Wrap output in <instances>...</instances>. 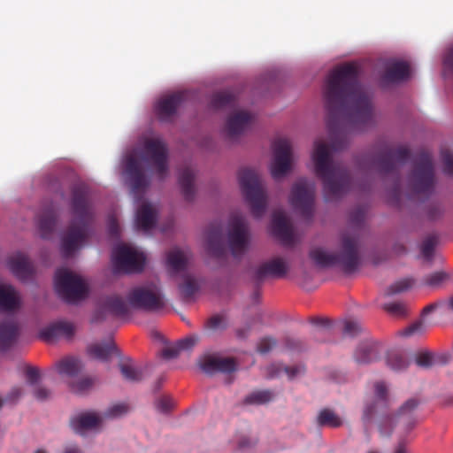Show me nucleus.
Returning a JSON list of instances; mask_svg holds the SVG:
<instances>
[{"instance_id":"f257e3e1","label":"nucleus","mask_w":453,"mask_h":453,"mask_svg":"<svg viewBox=\"0 0 453 453\" xmlns=\"http://www.w3.org/2000/svg\"><path fill=\"white\" fill-rule=\"evenodd\" d=\"M330 147L344 150L349 135L373 124V107L370 96L358 81L355 65L347 64L333 70L323 90Z\"/></svg>"},{"instance_id":"f03ea898","label":"nucleus","mask_w":453,"mask_h":453,"mask_svg":"<svg viewBox=\"0 0 453 453\" xmlns=\"http://www.w3.org/2000/svg\"><path fill=\"white\" fill-rule=\"evenodd\" d=\"M70 208L73 219L61 242L65 257H71L83 244L94 219V209L86 185L75 184L72 187Z\"/></svg>"},{"instance_id":"7ed1b4c3","label":"nucleus","mask_w":453,"mask_h":453,"mask_svg":"<svg viewBox=\"0 0 453 453\" xmlns=\"http://www.w3.org/2000/svg\"><path fill=\"white\" fill-rule=\"evenodd\" d=\"M315 173L323 182L325 198L333 201L341 198L350 188V176L348 170L334 162L327 144L316 141L312 153Z\"/></svg>"},{"instance_id":"20e7f679","label":"nucleus","mask_w":453,"mask_h":453,"mask_svg":"<svg viewBox=\"0 0 453 453\" xmlns=\"http://www.w3.org/2000/svg\"><path fill=\"white\" fill-rule=\"evenodd\" d=\"M310 257L320 267L337 265L345 273H352L361 263L359 237L356 234L344 232L340 236V249L337 253L314 248L310 251Z\"/></svg>"},{"instance_id":"39448f33","label":"nucleus","mask_w":453,"mask_h":453,"mask_svg":"<svg viewBox=\"0 0 453 453\" xmlns=\"http://www.w3.org/2000/svg\"><path fill=\"white\" fill-rule=\"evenodd\" d=\"M411 151L407 147L399 146L392 149L388 146L380 148L372 157L367 160L368 167L375 169L382 175L392 174L395 177L394 188L395 196L400 193L399 167L410 158Z\"/></svg>"},{"instance_id":"423d86ee","label":"nucleus","mask_w":453,"mask_h":453,"mask_svg":"<svg viewBox=\"0 0 453 453\" xmlns=\"http://www.w3.org/2000/svg\"><path fill=\"white\" fill-rule=\"evenodd\" d=\"M238 180L251 214L261 218L265 211L267 196L260 176L252 169L243 168L239 171Z\"/></svg>"},{"instance_id":"0eeeda50","label":"nucleus","mask_w":453,"mask_h":453,"mask_svg":"<svg viewBox=\"0 0 453 453\" xmlns=\"http://www.w3.org/2000/svg\"><path fill=\"white\" fill-rule=\"evenodd\" d=\"M410 188L413 195L428 197L434 189L435 177L433 158L428 151L418 153L410 175Z\"/></svg>"},{"instance_id":"6e6552de","label":"nucleus","mask_w":453,"mask_h":453,"mask_svg":"<svg viewBox=\"0 0 453 453\" xmlns=\"http://www.w3.org/2000/svg\"><path fill=\"white\" fill-rule=\"evenodd\" d=\"M55 288L67 303H73L86 297L88 288L83 280L72 271L61 268L55 274Z\"/></svg>"},{"instance_id":"1a4fd4ad","label":"nucleus","mask_w":453,"mask_h":453,"mask_svg":"<svg viewBox=\"0 0 453 453\" xmlns=\"http://www.w3.org/2000/svg\"><path fill=\"white\" fill-rule=\"evenodd\" d=\"M127 299L130 307L147 311H157L165 305L161 289L155 283L133 288Z\"/></svg>"},{"instance_id":"9d476101","label":"nucleus","mask_w":453,"mask_h":453,"mask_svg":"<svg viewBox=\"0 0 453 453\" xmlns=\"http://www.w3.org/2000/svg\"><path fill=\"white\" fill-rule=\"evenodd\" d=\"M315 184L306 179L298 180L292 187L289 202L300 214L311 219L314 211Z\"/></svg>"},{"instance_id":"9b49d317","label":"nucleus","mask_w":453,"mask_h":453,"mask_svg":"<svg viewBox=\"0 0 453 453\" xmlns=\"http://www.w3.org/2000/svg\"><path fill=\"white\" fill-rule=\"evenodd\" d=\"M112 260L114 265L119 271L139 273L143 269L145 256L131 246L119 244L112 250Z\"/></svg>"},{"instance_id":"f8f14e48","label":"nucleus","mask_w":453,"mask_h":453,"mask_svg":"<svg viewBox=\"0 0 453 453\" xmlns=\"http://www.w3.org/2000/svg\"><path fill=\"white\" fill-rule=\"evenodd\" d=\"M166 144L158 138L147 139L143 146L142 158L150 162L160 180H164L168 173Z\"/></svg>"},{"instance_id":"ddd939ff","label":"nucleus","mask_w":453,"mask_h":453,"mask_svg":"<svg viewBox=\"0 0 453 453\" xmlns=\"http://www.w3.org/2000/svg\"><path fill=\"white\" fill-rule=\"evenodd\" d=\"M249 242V229L245 218L235 214L231 217L228 243L232 255L239 257L244 254Z\"/></svg>"},{"instance_id":"4468645a","label":"nucleus","mask_w":453,"mask_h":453,"mask_svg":"<svg viewBox=\"0 0 453 453\" xmlns=\"http://www.w3.org/2000/svg\"><path fill=\"white\" fill-rule=\"evenodd\" d=\"M273 158L271 165V174L278 180L288 173L291 168L292 147L287 138H278L273 143Z\"/></svg>"},{"instance_id":"2eb2a0df","label":"nucleus","mask_w":453,"mask_h":453,"mask_svg":"<svg viewBox=\"0 0 453 453\" xmlns=\"http://www.w3.org/2000/svg\"><path fill=\"white\" fill-rule=\"evenodd\" d=\"M125 174L130 182L131 192L137 199H141L150 186V180L143 173L141 162L133 155L126 158Z\"/></svg>"},{"instance_id":"dca6fc26","label":"nucleus","mask_w":453,"mask_h":453,"mask_svg":"<svg viewBox=\"0 0 453 453\" xmlns=\"http://www.w3.org/2000/svg\"><path fill=\"white\" fill-rule=\"evenodd\" d=\"M184 96V93L176 92L159 99L155 106L158 119L161 121H171L182 104Z\"/></svg>"},{"instance_id":"f3484780","label":"nucleus","mask_w":453,"mask_h":453,"mask_svg":"<svg viewBox=\"0 0 453 453\" xmlns=\"http://www.w3.org/2000/svg\"><path fill=\"white\" fill-rule=\"evenodd\" d=\"M202 371L209 375L220 372L229 373L236 370V362L232 357L207 355L199 361Z\"/></svg>"},{"instance_id":"a211bd4d","label":"nucleus","mask_w":453,"mask_h":453,"mask_svg":"<svg viewBox=\"0 0 453 453\" xmlns=\"http://www.w3.org/2000/svg\"><path fill=\"white\" fill-rule=\"evenodd\" d=\"M273 234L284 245H292L294 235L292 226L285 212L281 210L275 211L272 219Z\"/></svg>"},{"instance_id":"6ab92c4d","label":"nucleus","mask_w":453,"mask_h":453,"mask_svg":"<svg viewBox=\"0 0 453 453\" xmlns=\"http://www.w3.org/2000/svg\"><path fill=\"white\" fill-rule=\"evenodd\" d=\"M288 271L287 261L277 257L261 264L255 272V278L257 281H262L266 277L281 278L287 274Z\"/></svg>"},{"instance_id":"aec40b11","label":"nucleus","mask_w":453,"mask_h":453,"mask_svg":"<svg viewBox=\"0 0 453 453\" xmlns=\"http://www.w3.org/2000/svg\"><path fill=\"white\" fill-rule=\"evenodd\" d=\"M74 333L73 324L67 321H58L42 328L40 332V337L47 342H52L60 337L71 339Z\"/></svg>"},{"instance_id":"412c9836","label":"nucleus","mask_w":453,"mask_h":453,"mask_svg":"<svg viewBox=\"0 0 453 453\" xmlns=\"http://www.w3.org/2000/svg\"><path fill=\"white\" fill-rule=\"evenodd\" d=\"M8 266L11 272L21 280L31 279L35 273L34 265L29 258L20 252L9 257Z\"/></svg>"},{"instance_id":"4be33fe9","label":"nucleus","mask_w":453,"mask_h":453,"mask_svg":"<svg viewBox=\"0 0 453 453\" xmlns=\"http://www.w3.org/2000/svg\"><path fill=\"white\" fill-rule=\"evenodd\" d=\"M223 226L219 222L211 223L206 230V246L209 253L216 257H221L225 253L222 241Z\"/></svg>"},{"instance_id":"5701e85b","label":"nucleus","mask_w":453,"mask_h":453,"mask_svg":"<svg viewBox=\"0 0 453 453\" xmlns=\"http://www.w3.org/2000/svg\"><path fill=\"white\" fill-rule=\"evenodd\" d=\"M252 115L245 111L233 113L226 120V129L230 138H234L242 134L250 125Z\"/></svg>"},{"instance_id":"b1692460","label":"nucleus","mask_w":453,"mask_h":453,"mask_svg":"<svg viewBox=\"0 0 453 453\" xmlns=\"http://www.w3.org/2000/svg\"><path fill=\"white\" fill-rule=\"evenodd\" d=\"M103 417L96 412H83L71 420V426L75 433L82 434L85 431L96 428L102 423Z\"/></svg>"},{"instance_id":"393cba45","label":"nucleus","mask_w":453,"mask_h":453,"mask_svg":"<svg viewBox=\"0 0 453 453\" xmlns=\"http://www.w3.org/2000/svg\"><path fill=\"white\" fill-rule=\"evenodd\" d=\"M411 75L410 65L404 61H393L389 63L382 75V81L394 83L407 80Z\"/></svg>"},{"instance_id":"a878e982","label":"nucleus","mask_w":453,"mask_h":453,"mask_svg":"<svg viewBox=\"0 0 453 453\" xmlns=\"http://www.w3.org/2000/svg\"><path fill=\"white\" fill-rule=\"evenodd\" d=\"M57 222V213L53 204H50L44 208L42 211L37 216V226L41 236L43 239H48L53 233Z\"/></svg>"},{"instance_id":"bb28decb","label":"nucleus","mask_w":453,"mask_h":453,"mask_svg":"<svg viewBox=\"0 0 453 453\" xmlns=\"http://www.w3.org/2000/svg\"><path fill=\"white\" fill-rule=\"evenodd\" d=\"M380 345L374 342H362L354 353L355 361L359 365H367L379 359Z\"/></svg>"},{"instance_id":"cd10ccee","label":"nucleus","mask_w":453,"mask_h":453,"mask_svg":"<svg viewBox=\"0 0 453 453\" xmlns=\"http://www.w3.org/2000/svg\"><path fill=\"white\" fill-rule=\"evenodd\" d=\"M19 326L14 320L0 323V351L9 349L17 341Z\"/></svg>"},{"instance_id":"c85d7f7f","label":"nucleus","mask_w":453,"mask_h":453,"mask_svg":"<svg viewBox=\"0 0 453 453\" xmlns=\"http://www.w3.org/2000/svg\"><path fill=\"white\" fill-rule=\"evenodd\" d=\"M157 221V212L150 203H145L140 206L135 215L137 228L143 231L152 229Z\"/></svg>"},{"instance_id":"c756f323","label":"nucleus","mask_w":453,"mask_h":453,"mask_svg":"<svg viewBox=\"0 0 453 453\" xmlns=\"http://www.w3.org/2000/svg\"><path fill=\"white\" fill-rule=\"evenodd\" d=\"M195 171L189 166L183 168L179 173V184L181 193L187 201H192L195 197Z\"/></svg>"},{"instance_id":"7c9ffc66","label":"nucleus","mask_w":453,"mask_h":453,"mask_svg":"<svg viewBox=\"0 0 453 453\" xmlns=\"http://www.w3.org/2000/svg\"><path fill=\"white\" fill-rule=\"evenodd\" d=\"M189 260V252L178 248L171 250L167 254V265L174 273L184 271Z\"/></svg>"},{"instance_id":"2f4dec72","label":"nucleus","mask_w":453,"mask_h":453,"mask_svg":"<svg viewBox=\"0 0 453 453\" xmlns=\"http://www.w3.org/2000/svg\"><path fill=\"white\" fill-rule=\"evenodd\" d=\"M119 368L123 378L129 382L136 383L143 379L144 367L134 365L130 358L121 361Z\"/></svg>"},{"instance_id":"473e14b6","label":"nucleus","mask_w":453,"mask_h":453,"mask_svg":"<svg viewBox=\"0 0 453 453\" xmlns=\"http://www.w3.org/2000/svg\"><path fill=\"white\" fill-rule=\"evenodd\" d=\"M129 304H127L122 297L112 295L107 296L103 303L104 311L109 312L114 316L121 317L128 314Z\"/></svg>"},{"instance_id":"72a5a7b5","label":"nucleus","mask_w":453,"mask_h":453,"mask_svg":"<svg viewBox=\"0 0 453 453\" xmlns=\"http://www.w3.org/2000/svg\"><path fill=\"white\" fill-rule=\"evenodd\" d=\"M198 338L195 335L186 337L180 340L173 346H168L162 349L161 356L165 359H172L176 357L181 350H188L192 349L197 342Z\"/></svg>"},{"instance_id":"f704fd0d","label":"nucleus","mask_w":453,"mask_h":453,"mask_svg":"<svg viewBox=\"0 0 453 453\" xmlns=\"http://www.w3.org/2000/svg\"><path fill=\"white\" fill-rule=\"evenodd\" d=\"M19 297L15 289L10 285H0V309L13 311L19 307Z\"/></svg>"},{"instance_id":"c9c22d12","label":"nucleus","mask_w":453,"mask_h":453,"mask_svg":"<svg viewBox=\"0 0 453 453\" xmlns=\"http://www.w3.org/2000/svg\"><path fill=\"white\" fill-rule=\"evenodd\" d=\"M57 369L59 374L74 378L80 373L83 365L80 359L73 357H65L57 364Z\"/></svg>"},{"instance_id":"e433bc0d","label":"nucleus","mask_w":453,"mask_h":453,"mask_svg":"<svg viewBox=\"0 0 453 453\" xmlns=\"http://www.w3.org/2000/svg\"><path fill=\"white\" fill-rule=\"evenodd\" d=\"M284 372L289 380L295 379L296 376L304 372V367L302 365L286 366L281 364H273L267 367V377L275 378Z\"/></svg>"},{"instance_id":"4c0bfd02","label":"nucleus","mask_w":453,"mask_h":453,"mask_svg":"<svg viewBox=\"0 0 453 453\" xmlns=\"http://www.w3.org/2000/svg\"><path fill=\"white\" fill-rule=\"evenodd\" d=\"M88 351L93 357L101 360L108 361L111 355L117 352V348L113 342L109 343H94L88 348Z\"/></svg>"},{"instance_id":"58836bf2","label":"nucleus","mask_w":453,"mask_h":453,"mask_svg":"<svg viewBox=\"0 0 453 453\" xmlns=\"http://www.w3.org/2000/svg\"><path fill=\"white\" fill-rule=\"evenodd\" d=\"M410 365L407 354L400 350L389 351L387 356V365L393 371L405 370Z\"/></svg>"},{"instance_id":"ea45409f","label":"nucleus","mask_w":453,"mask_h":453,"mask_svg":"<svg viewBox=\"0 0 453 453\" xmlns=\"http://www.w3.org/2000/svg\"><path fill=\"white\" fill-rule=\"evenodd\" d=\"M318 425L320 426L339 427L342 421L341 418L330 409H323L319 411L317 418Z\"/></svg>"},{"instance_id":"a19ab883","label":"nucleus","mask_w":453,"mask_h":453,"mask_svg":"<svg viewBox=\"0 0 453 453\" xmlns=\"http://www.w3.org/2000/svg\"><path fill=\"white\" fill-rule=\"evenodd\" d=\"M236 98L234 95L230 91H220L214 94L211 100V106L213 109H223L228 106H232Z\"/></svg>"},{"instance_id":"79ce46f5","label":"nucleus","mask_w":453,"mask_h":453,"mask_svg":"<svg viewBox=\"0 0 453 453\" xmlns=\"http://www.w3.org/2000/svg\"><path fill=\"white\" fill-rule=\"evenodd\" d=\"M95 383V380L91 377H84L77 381H72L70 383V388L76 394H85L90 390Z\"/></svg>"},{"instance_id":"37998d69","label":"nucleus","mask_w":453,"mask_h":453,"mask_svg":"<svg viewBox=\"0 0 453 453\" xmlns=\"http://www.w3.org/2000/svg\"><path fill=\"white\" fill-rule=\"evenodd\" d=\"M414 284V280L411 278L402 279L389 286L386 290L387 296L400 294L410 289Z\"/></svg>"},{"instance_id":"c03bdc74","label":"nucleus","mask_w":453,"mask_h":453,"mask_svg":"<svg viewBox=\"0 0 453 453\" xmlns=\"http://www.w3.org/2000/svg\"><path fill=\"white\" fill-rule=\"evenodd\" d=\"M448 278L449 275L445 272H435L426 275L423 279V284L434 288L440 287Z\"/></svg>"},{"instance_id":"a18cd8bd","label":"nucleus","mask_w":453,"mask_h":453,"mask_svg":"<svg viewBox=\"0 0 453 453\" xmlns=\"http://www.w3.org/2000/svg\"><path fill=\"white\" fill-rule=\"evenodd\" d=\"M273 397V394L269 390H262V391H257L253 392L252 394L249 395L245 402L247 403H256V404H263L266 403L269 401H271Z\"/></svg>"},{"instance_id":"49530a36","label":"nucleus","mask_w":453,"mask_h":453,"mask_svg":"<svg viewBox=\"0 0 453 453\" xmlns=\"http://www.w3.org/2000/svg\"><path fill=\"white\" fill-rule=\"evenodd\" d=\"M366 215V209L364 206L355 208L349 215V223L352 227L361 228Z\"/></svg>"},{"instance_id":"de8ad7c7","label":"nucleus","mask_w":453,"mask_h":453,"mask_svg":"<svg viewBox=\"0 0 453 453\" xmlns=\"http://www.w3.org/2000/svg\"><path fill=\"white\" fill-rule=\"evenodd\" d=\"M198 287L194 279L187 277L184 282L180 286L182 297L185 300L190 299L197 291Z\"/></svg>"},{"instance_id":"09e8293b","label":"nucleus","mask_w":453,"mask_h":453,"mask_svg":"<svg viewBox=\"0 0 453 453\" xmlns=\"http://www.w3.org/2000/svg\"><path fill=\"white\" fill-rule=\"evenodd\" d=\"M437 240L434 236L426 237L421 245V253L425 259L430 261L434 256Z\"/></svg>"},{"instance_id":"8fccbe9b","label":"nucleus","mask_w":453,"mask_h":453,"mask_svg":"<svg viewBox=\"0 0 453 453\" xmlns=\"http://www.w3.org/2000/svg\"><path fill=\"white\" fill-rule=\"evenodd\" d=\"M277 345V340L271 336H265L257 342V349L260 354H266Z\"/></svg>"},{"instance_id":"3c124183","label":"nucleus","mask_w":453,"mask_h":453,"mask_svg":"<svg viewBox=\"0 0 453 453\" xmlns=\"http://www.w3.org/2000/svg\"><path fill=\"white\" fill-rule=\"evenodd\" d=\"M444 209L441 203H433L427 205L426 216L429 220H436L442 217Z\"/></svg>"},{"instance_id":"603ef678","label":"nucleus","mask_w":453,"mask_h":453,"mask_svg":"<svg viewBox=\"0 0 453 453\" xmlns=\"http://www.w3.org/2000/svg\"><path fill=\"white\" fill-rule=\"evenodd\" d=\"M443 164V173L448 175H453V153L449 150H443L441 152Z\"/></svg>"},{"instance_id":"864d4df0","label":"nucleus","mask_w":453,"mask_h":453,"mask_svg":"<svg viewBox=\"0 0 453 453\" xmlns=\"http://www.w3.org/2000/svg\"><path fill=\"white\" fill-rule=\"evenodd\" d=\"M416 364L422 368H430L434 365V354L428 351L421 352L416 357Z\"/></svg>"},{"instance_id":"5fc2aeb1","label":"nucleus","mask_w":453,"mask_h":453,"mask_svg":"<svg viewBox=\"0 0 453 453\" xmlns=\"http://www.w3.org/2000/svg\"><path fill=\"white\" fill-rule=\"evenodd\" d=\"M383 308L394 316L402 317L406 314V306L403 303L395 302L385 303Z\"/></svg>"},{"instance_id":"6e6d98bb","label":"nucleus","mask_w":453,"mask_h":453,"mask_svg":"<svg viewBox=\"0 0 453 453\" xmlns=\"http://www.w3.org/2000/svg\"><path fill=\"white\" fill-rule=\"evenodd\" d=\"M343 334L354 337L357 335L362 331L361 325L355 320H345L343 322Z\"/></svg>"},{"instance_id":"4d7b16f0","label":"nucleus","mask_w":453,"mask_h":453,"mask_svg":"<svg viewBox=\"0 0 453 453\" xmlns=\"http://www.w3.org/2000/svg\"><path fill=\"white\" fill-rule=\"evenodd\" d=\"M284 348L288 351H301L303 349V342L293 337H285L283 340Z\"/></svg>"},{"instance_id":"13d9d810","label":"nucleus","mask_w":453,"mask_h":453,"mask_svg":"<svg viewBox=\"0 0 453 453\" xmlns=\"http://www.w3.org/2000/svg\"><path fill=\"white\" fill-rule=\"evenodd\" d=\"M173 406V401L170 396H161L156 402V408L158 411L165 413L168 412Z\"/></svg>"},{"instance_id":"bf43d9fd","label":"nucleus","mask_w":453,"mask_h":453,"mask_svg":"<svg viewBox=\"0 0 453 453\" xmlns=\"http://www.w3.org/2000/svg\"><path fill=\"white\" fill-rule=\"evenodd\" d=\"M426 330V326L422 321H417L405 328L402 334L404 336H411L414 334H422Z\"/></svg>"},{"instance_id":"052dcab7","label":"nucleus","mask_w":453,"mask_h":453,"mask_svg":"<svg viewBox=\"0 0 453 453\" xmlns=\"http://www.w3.org/2000/svg\"><path fill=\"white\" fill-rule=\"evenodd\" d=\"M127 411V406L124 403L115 404L108 409L104 413V418H117Z\"/></svg>"},{"instance_id":"680f3d73","label":"nucleus","mask_w":453,"mask_h":453,"mask_svg":"<svg viewBox=\"0 0 453 453\" xmlns=\"http://www.w3.org/2000/svg\"><path fill=\"white\" fill-rule=\"evenodd\" d=\"M418 400L416 398H411L407 400L399 409V415H410L418 406Z\"/></svg>"},{"instance_id":"e2e57ef3","label":"nucleus","mask_w":453,"mask_h":453,"mask_svg":"<svg viewBox=\"0 0 453 453\" xmlns=\"http://www.w3.org/2000/svg\"><path fill=\"white\" fill-rule=\"evenodd\" d=\"M108 231L111 236L112 237H119L120 229L118 223V220L113 216H111L108 219Z\"/></svg>"},{"instance_id":"0e129e2a","label":"nucleus","mask_w":453,"mask_h":453,"mask_svg":"<svg viewBox=\"0 0 453 453\" xmlns=\"http://www.w3.org/2000/svg\"><path fill=\"white\" fill-rule=\"evenodd\" d=\"M26 376H27V381L31 385H33V384L36 383L37 380H39V377H40L39 371L35 367L28 366L26 369Z\"/></svg>"},{"instance_id":"69168bd1","label":"nucleus","mask_w":453,"mask_h":453,"mask_svg":"<svg viewBox=\"0 0 453 453\" xmlns=\"http://www.w3.org/2000/svg\"><path fill=\"white\" fill-rule=\"evenodd\" d=\"M375 394L379 399L386 400L387 398V387L383 382H377L375 384Z\"/></svg>"},{"instance_id":"338daca9","label":"nucleus","mask_w":453,"mask_h":453,"mask_svg":"<svg viewBox=\"0 0 453 453\" xmlns=\"http://www.w3.org/2000/svg\"><path fill=\"white\" fill-rule=\"evenodd\" d=\"M222 321H223L222 317H220L219 315H215V316L211 317V319H209V320L207 321V326L210 329L217 330V329L220 328Z\"/></svg>"},{"instance_id":"774afa93","label":"nucleus","mask_w":453,"mask_h":453,"mask_svg":"<svg viewBox=\"0 0 453 453\" xmlns=\"http://www.w3.org/2000/svg\"><path fill=\"white\" fill-rule=\"evenodd\" d=\"M443 63L446 68L453 71V47L446 53Z\"/></svg>"}]
</instances>
